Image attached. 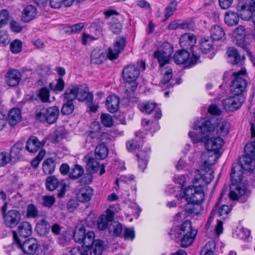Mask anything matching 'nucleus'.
<instances>
[{
	"instance_id": "obj_40",
	"label": "nucleus",
	"mask_w": 255,
	"mask_h": 255,
	"mask_svg": "<svg viewBox=\"0 0 255 255\" xmlns=\"http://www.w3.org/2000/svg\"><path fill=\"white\" fill-rule=\"evenodd\" d=\"M49 88L55 94L63 91L65 84V82L62 78H58L56 80V83H50L49 84Z\"/></svg>"
},
{
	"instance_id": "obj_5",
	"label": "nucleus",
	"mask_w": 255,
	"mask_h": 255,
	"mask_svg": "<svg viewBox=\"0 0 255 255\" xmlns=\"http://www.w3.org/2000/svg\"><path fill=\"white\" fill-rule=\"evenodd\" d=\"M195 129L199 130L201 134L195 132H190L189 136L194 143L202 142L204 138L214 131L215 126L211 123L210 120H203L201 125H195Z\"/></svg>"
},
{
	"instance_id": "obj_30",
	"label": "nucleus",
	"mask_w": 255,
	"mask_h": 255,
	"mask_svg": "<svg viewBox=\"0 0 255 255\" xmlns=\"http://www.w3.org/2000/svg\"><path fill=\"white\" fill-rule=\"evenodd\" d=\"M210 121L214 125V130L216 129L217 134L219 136H225L228 134L230 128V124L229 122L224 121L216 124L215 123L212 122V120Z\"/></svg>"
},
{
	"instance_id": "obj_41",
	"label": "nucleus",
	"mask_w": 255,
	"mask_h": 255,
	"mask_svg": "<svg viewBox=\"0 0 255 255\" xmlns=\"http://www.w3.org/2000/svg\"><path fill=\"white\" fill-rule=\"evenodd\" d=\"M108 150L106 146L103 144H100L97 146L95 150L96 157L99 160H103L108 156Z\"/></svg>"
},
{
	"instance_id": "obj_36",
	"label": "nucleus",
	"mask_w": 255,
	"mask_h": 255,
	"mask_svg": "<svg viewBox=\"0 0 255 255\" xmlns=\"http://www.w3.org/2000/svg\"><path fill=\"white\" fill-rule=\"evenodd\" d=\"M24 151L23 144L21 142H17L11 148L9 153L10 156L14 159H19Z\"/></svg>"
},
{
	"instance_id": "obj_34",
	"label": "nucleus",
	"mask_w": 255,
	"mask_h": 255,
	"mask_svg": "<svg viewBox=\"0 0 255 255\" xmlns=\"http://www.w3.org/2000/svg\"><path fill=\"white\" fill-rule=\"evenodd\" d=\"M107 54L104 53L102 50L95 49L91 55V61L95 64H101L107 58Z\"/></svg>"
},
{
	"instance_id": "obj_45",
	"label": "nucleus",
	"mask_w": 255,
	"mask_h": 255,
	"mask_svg": "<svg viewBox=\"0 0 255 255\" xmlns=\"http://www.w3.org/2000/svg\"><path fill=\"white\" fill-rule=\"evenodd\" d=\"M77 99L79 101H87L88 103H91L93 100V95L86 90H80L77 97Z\"/></svg>"
},
{
	"instance_id": "obj_56",
	"label": "nucleus",
	"mask_w": 255,
	"mask_h": 255,
	"mask_svg": "<svg viewBox=\"0 0 255 255\" xmlns=\"http://www.w3.org/2000/svg\"><path fill=\"white\" fill-rule=\"evenodd\" d=\"M123 237L125 240L132 241L135 237V232L133 228H125L124 230Z\"/></svg>"
},
{
	"instance_id": "obj_16",
	"label": "nucleus",
	"mask_w": 255,
	"mask_h": 255,
	"mask_svg": "<svg viewBox=\"0 0 255 255\" xmlns=\"http://www.w3.org/2000/svg\"><path fill=\"white\" fill-rule=\"evenodd\" d=\"M197 38L195 35L190 33H186L183 34L179 40V43L181 47L184 49H191L195 45Z\"/></svg>"
},
{
	"instance_id": "obj_61",
	"label": "nucleus",
	"mask_w": 255,
	"mask_h": 255,
	"mask_svg": "<svg viewBox=\"0 0 255 255\" xmlns=\"http://www.w3.org/2000/svg\"><path fill=\"white\" fill-rule=\"evenodd\" d=\"M9 18V13L6 9H3L0 12V28L5 25Z\"/></svg>"
},
{
	"instance_id": "obj_39",
	"label": "nucleus",
	"mask_w": 255,
	"mask_h": 255,
	"mask_svg": "<svg viewBox=\"0 0 255 255\" xmlns=\"http://www.w3.org/2000/svg\"><path fill=\"white\" fill-rule=\"evenodd\" d=\"M225 22L229 26H234L238 23L239 20V14L235 12L229 11L226 13Z\"/></svg>"
},
{
	"instance_id": "obj_20",
	"label": "nucleus",
	"mask_w": 255,
	"mask_h": 255,
	"mask_svg": "<svg viewBox=\"0 0 255 255\" xmlns=\"http://www.w3.org/2000/svg\"><path fill=\"white\" fill-rule=\"evenodd\" d=\"M93 196V190L88 186L80 188L76 194L77 199L82 203L89 202Z\"/></svg>"
},
{
	"instance_id": "obj_21",
	"label": "nucleus",
	"mask_w": 255,
	"mask_h": 255,
	"mask_svg": "<svg viewBox=\"0 0 255 255\" xmlns=\"http://www.w3.org/2000/svg\"><path fill=\"white\" fill-rule=\"evenodd\" d=\"M114 220V213L109 209L107 210L106 215H101L98 220V228L100 230H104L110 225Z\"/></svg>"
},
{
	"instance_id": "obj_42",
	"label": "nucleus",
	"mask_w": 255,
	"mask_h": 255,
	"mask_svg": "<svg viewBox=\"0 0 255 255\" xmlns=\"http://www.w3.org/2000/svg\"><path fill=\"white\" fill-rule=\"evenodd\" d=\"M123 230L122 224L117 222H112L109 226V231L110 234L118 237L121 235Z\"/></svg>"
},
{
	"instance_id": "obj_58",
	"label": "nucleus",
	"mask_w": 255,
	"mask_h": 255,
	"mask_svg": "<svg viewBox=\"0 0 255 255\" xmlns=\"http://www.w3.org/2000/svg\"><path fill=\"white\" fill-rule=\"evenodd\" d=\"M234 34L235 37L237 38L239 36L240 40L243 41L244 37L246 35V29L244 26L240 25L238 26L234 31Z\"/></svg>"
},
{
	"instance_id": "obj_31",
	"label": "nucleus",
	"mask_w": 255,
	"mask_h": 255,
	"mask_svg": "<svg viewBox=\"0 0 255 255\" xmlns=\"http://www.w3.org/2000/svg\"><path fill=\"white\" fill-rule=\"evenodd\" d=\"M84 160L87 162L86 168L88 172L90 174L95 173L99 169V163L95 158L89 155L85 156Z\"/></svg>"
},
{
	"instance_id": "obj_29",
	"label": "nucleus",
	"mask_w": 255,
	"mask_h": 255,
	"mask_svg": "<svg viewBox=\"0 0 255 255\" xmlns=\"http://www.w3.org/2000/svg\"><path fill=\"white\" fill-rule=\"evenodd\" d=\"M50 226L45 219L38 221L35 227V231L40 237H47L49 234Z\"/></svg>"
},
{
	"instance_id": "obj_55",
	"label": "nucleus",
	"mask_w": 255,
	"mask_h": 255,
	"mask_svg": "<svg viewBox=\"0 0 255 255\" xmlns=\"http://www.w3.org/2000/svg\"><path fill=\"white\" fill-rule=\"evenodd\" d=\"M245 154L253 157L255 155V141L248 143L245 147Z\"/></svg>"
},
{
	"instance_id": "obj_3",
	"label": "nucleus",
	"mask_w": 255,
	"mask_h": 255,
	"mask_svg": "<svg viewBox=\"0 0 255 255\" xmlns=\"http://www.w3.org/2000/svg\"><path fill=\"white\" fill-rule=\"evenodd\" d=\"M171 232L170 234L174 235L176 238L183 236L181 240V246L183 248H187L191 245L197 233V230L192 229L191 223L189 220L185 221L180 228L175 229L173 233L172 231Z\"/></svg>"
},
{
	"instance_id": "obj_19",
	"label": "nucleus",
	"mask_w": 255,
	"mask_h": 255,
	"mask_svg": "<svg viewBox=\"0 0 255 255\" xmlns=\"http://www.w3.org/2000/svg\"><path fill=\"white\" fill-rule=\"evenodd\" d=\"M229 61L236 65H241L245 59L244 55H241L237 49L233 47H229L227 51Z\"/></svg>"
},
{
	"instance_id": "obj_7",
	"label": "nucleus",
	"mask_w": 255,
	"mask_h": 255,
	"mask_svg": "<svg viewBox=\"0 0 255 255\" xmlns=\"http://www.w3.org/2000/svg\"><path fill=\"white\" fill-rule=\"evenodd\" d=\"M12 233L13 244H15L17 248L21 249L24 254L28 255H33L36 253L38 249V243L34 238H29L21 243L20 239L17 236L15 231H12Z\"/></svg>"
},
{
	"instance_id": "obj_11",
	"label": "nucleus",
	"mask_w": 255,
	"mask_h": 255,
	"mask_svg": "<svg viewBox=\"0 0 255 255\" xmlns=\"http://www.w3.org/2000/svg\"><path fill=\"white\" fill-rule=\"evenodd\" d=\"M230 198L232 200H239L242 203L247 201L248 195L246 188L243 184L231 183L230 186Z\"/></svg>"
},
{
	"instance_id": "obj_49",
	"label": "nucleus",
	"mask_w": 255,
	"mask_h": 255,
	"mask_svg": "<svg viewBox=\"0 0 255 255\" xmlns=\"http://www.w3.org/2000/svg\"><path fill=\"white\" fill-rule=\"evenodd\" d=\"M215 248L214 241L208 242L201 250L200 255H213V250Z\"/></svg>"
},
{
	"instance_id": "obj_10",
	"label": "nucleus",
	"mask_w": 255,
	"mask_h": 255,
	"mask_svg": "<svg viewBox=\"0 0 255 255\" xmlns=\"http://www.w3.org/2000/svg\"><path fill=\"white\" fill-rule=\"evenodd\" d=\"M191 51L193 56L191 57L190 54L187 50L185 49L178 50L173 56L175 62L179 65L184 64L187 67L194 65L199 59V56L195 55L193 51Z\"/></svg>"
},
{
	"instance_id": "obj_46",
	"label": "nucleus",
	"mask_w": 255,
	"mask_h": 255,
	"mask_svg": "<svg viewBox=\"0 0 255 255\" xmlns=\"http://www.w3.org/2000/svg\"><path fill=\"white\" fill-rule=\"evenodd\" d=\"M59 184L58 180L54 176H49L46 180V188L49 191L55 190Z\"/></svg>"
},
{
	"instance_id": "obj_4",
	"label": "nucleus",
	"mask_w": 255,
	"mask_h": 255,
	"mask_svg": "<svg viewBox=\"0 0 255 255\" xmlns=\"http://www.w3.org/2000/svg\"><path fill=\"white\" fill-rule=\"evenodd\" d=\"M233 80L230 90L232 93L236 96L240 95L245 91L247 86V72L245 69L234 72L232 74Z\"/></svg>"
},
{
	"instance_id": "obj_26",
	"label": "nucleus",
	"mask_w": 255,
	"mask_h": 255,
	"mask_svg": "<svg viewBox=\"0 0 255 255\" xmlns=\"http://www.w3.org/2000/svg\"><path fill=\"white\" fill-rule=\"evenodd\" d=\"M79 93V87L77 85H71L65 90L63 95L64 101L73 102L77 99Z\"/></svg>"
},
{
	"instance_id": "obj_63",
	"label": "nucleus",
	"mask_w": 255,
	"mask_h": 255,
	"mask_svg": "<svg viewBox=\"0 0 255 255\" xmlns=\"http://www.w3.org/2000/svg\"><path fill=\"white\" fill-rule=\"evenodd\" d=\"M55 203V198L53 196H44L42 197V204L44 206L50 208Z\"/></svg>"
},
{
	"instance_id": "obj_14",
	"label": "nucleus",
	"mask_w": 255,
	"mask_h": 255,
	"mask_svg": "<svg viewBox=\"0 0 255 255\" xmlns=\"http://www.w3.org/2000/svg\"><path fill=\"white\" fill-rule=\"evenodd\" d=\"M126 45V39L124 37H118L114 44L113 48H110L107 53V57L111 60L118 58L119 54L124 50Z\"/></svg>"
},
{
	"instance_id": "obj_52",
	"label": "nucleus",
	"mask_w": 255,
	"mask_h": 255,
	"mask_svg": "<svg viewBox=\"0 0 255 255\" xmlns=\"http://www.w3.org/2000/svg\"><path fill=\"white\" fill-rule=\"evenodd\" d=\"M22 46L21 41L20 40L15 39L10 43V49L12 53H18L21 51Z\"/></svg>"
},
{
	"instance_id": "obj_64",
	"label": "nucleus",
	"mask_w": 255,
	"mask_h": 255,
	"mask_svg": "<svg viewBox=\"0 0 255 255\" xmlns=\"http://www.w3.org/2000/svg\"><path fill=\"white\" fill-rule=\"evenodd\" d=\"M9 42V36L6 31H0V43L5 45Z\"/></svg>"
},
{
	"instance_id": "obj_28",
	"label": "nucleus",
	"mask_w": 255,
	"mask_h": 255,
	"mask_svg": "<svg viewBox=\"0 0 255 255\" xmlns=\"http://www.w3.org/2000/svg\"><path fill=\"white\" fill-rule=\"evenodd\" d=\"M120 99L116 95L109 96L107 97L106 106L107 110L111 113L117 112L119 109Z\"/></svg>"
},
{
	"instance_id": "obj_15",
	"label": "nucleus",
	"mask_w": 255,
	"mask_h": 255,
	"mask_svg": "<svg viewBox=\"0 0 255 255\" xmlns=\"http://www.w3.org/2000/svg\"><path fill=\"white\" fill-rule=\"evenodd\" d=\"M216 209H213L209 217L207 220L206 224L205 226V230L208 231L212 232L215 231V233L219 236L220 234H221L223 232V222L222 221L219 219H217V224L216 225L215 228H214L212 226H211V224L213 221L215 215Z\"/></svg>"
},
{
	"instance_id": "obj_18",
	"label": "nucleus",
	"mask_w": 255,
	"mask_h": 255,
	"mask_svg": "<svg viewBox=\"0 0 255 255\" xmlns=\"http://www.w3.org/2000/svg\"><path fill=\"white\" fill-rule=\"evenodd\" d=\"M243 171L244 170L239 163H234L230 174L231 183L243 184L242 181L243 178Z\"/></svg>"
},
{
	"instance_id": "obj_35",
	"label": "nucleus",
	"mask_w": 255,
	"mask_h": 255,
	"mask_svg": "<svg viewBox=\"0 0 255 255\" xmlns=\"http://www.w3.org/2000/svg\"><path fill=\"white\" fill-rule=\"evenodd\" d=\"M216 204L213 209H216L215 216H217L221 218V219L224 220L227 218L228 214L230 212L231 209L229 206L226 205H223L219 206V202Z\"/></svg>"
},
{
	"instance_id": "obj_23",
	"label": "nucleus",
	"mask_w": 255,
	"mask_h": 255,
	"mask_svg": "<svg viewBox=\"0 0 255 255\" xmlns=\"http://www.w3.org/2000/svg\"><path fill=\"white\" fill-rule=\"evenodd\" d=\"M21 79L20 72L15 69L9 70L5 76V82L8 86L14 87L16 86Z\"/></svg>"
},
{
	"instance_id": "obj_33",
	"label": "nucleus",
	"mask_w": 255,
	"mask_h": 255,
	"mask_svg": "<svg viewBox=\"0 0 255 255\" xmlns=\"http://www.w3.org/2000/svg\"><path fill=\"white\" fill-rule=\"evenodd\" d=\"M36 15V9L35 7L32 5H29L23 10L22 19L24 21L27 22L34 18Z\"/></svg>"
},
{
	"instance_id": "obj_47",
	"label": "nucleus",
	"mask_w": 255,
	"mask_h": 255,
	"mask_svg": "<svg viewBox=\"0 0 255 255\" xmlns=\"http://www.w3.org/2000/svg\"><path fill=\"white\" fill-rule=\"evenodd\" d=\"M156 108V104L150 101L142 103L139 107L141 112L146 114H150Z\"/></svg>"
},
{
	"instance_id": "obj_54",
	"label": "nucleus",
	"mask_w": 255,
	"mask_h": 255,
	"mask_svg": "<svg viewBox=\"0 0 255 255\" xmlns=\"http://www.w3.org/2000/svg\"><path fill=\"white\" fill-rule=\"evenodd\" d=\"M110 30L115 34L119 33L122 29V24L117 20H113L110 23Z\"/></svg>"
},
{
	"instance_id": "obj_48",
	"label": "nucleus",
	"mask_w": 255,
	"mask_h": 255,
	"mask_svg": "<svg viewBox=\"0 0 255 255\" xmlns=\"http://www.w3.org/2000/svg\"><path fill=\"white\" fill-rule=\"evenodd\" d=\"M177 2L175 0L171 1L169 5H168L164 10L165 20H167L170 16L172 15L177 9Z\"/></svg>"
},
{
	"instance_id": "obj_57",
	"label": "nucleus",
	"mask_w": 255,
	"mask_h": 255,
	"mask_svg": "<svg viewBox=\"0 0 255 255\" xmlns=\"http://www.w3.org/2000/svg\"><path fill=\"white\" fill-rule=\"evenodd\" d=\"M38 96L42 102H47L49 101V90L45 87L42 88L39 92Z\"/></svg>"
},
{
	"instance_id": "obj_25",
	"label": "nucleus",
	"mask_w": 255,
	"mask_h": 255,
	"mask_svg": "<svg viewBox=\"0 0 255 255\" xmlns=\"http://www.w3.org/2000/svg\"><path fill=\"white\" fill-rule=\"evenodd\" d=\"M239 164L244 170L255 172V159L253 157L245 154L241 157Z\"/></svg>"
},
{
	"instance_id": "obj_9",
	"label": "nucleus",
	"mask_w": 255,
	"mask_h": 255,
	"mask_svg": "<svg viewBox=\"0 0 255 255\" xmlns=\"http://www.w3.org/2000/svg\"><path fill=\"white\" fill-rule=\"evenodd\" d=\"M173 51L171 44L168 42H164L154 52V57L157 59L160 67L169 63L171 55Z\"/></svg>"
},
{
	"instance_id": "obj_32",
	"label": "nucleus",
	"mask_w": 255,
	"mask_h": 255,
	"mask_svg": "<svg viewBox=\"0 0 255 255\" xmlns=\"http://www.w3.org/2000/svg\"><path fill=\"white\" fill-rule=\"evenodd\" d=\"M210 34L213 40L219 41L225 39V33L223 28L219 25H214L210 30Z\"/></svg>"
},
{
	"instance_id": "obj_62",
	"label": "nucleus",
	"mask_w": 255,
	"mask_h": 255,
	"mask_svg": "<svg viewBox=\"0 0 255 255\" xmlns=\"http://www.w3.org/2000/svg\"><path fill=\"white\" fill-rule=\"evenodd\" d=\"M62 255H88L86 250L82 251L80 247H75L72 248L68 254Z\"/></svg>"
},
{
	"instance_id": "obj_44",
	"label": "nucleus",
	"mask_w": 255,
	"mask_h": 255,
	"mask_svg": "<svg viewBox=\"0 0 255 255\" xmlns=\"http://www.w3.org/2000/svg\"><path fill=\"white\" fill-rule=\"evenodd\" d=\"M213 40L203 38L200 42V49L204 53H207L213 48Z\"/></svg>"
},
{
	"instance_id": "obj_8",
	"label": "nucleus",
	"mask_w": 255,
	"mask_h": 255,
	"mask_svg": "<svg viewBox=\"0 0 255 255\" xmlns=\"http://www.w3.org/2000/svg\"><path fill=\"white\" fill-rule=\"evenodd\" d=\"M95 238V233L93 231L86 232L85 227L81 224L76 226L74 232L73 239L78 243L82 244V247H89Z\"/></svg>"
},
{
	"instance_id": "obj_53",
	"label": "nucleus",
	"mask_w": 255,
	"mask_h": 255,
	"mask_svg": "<svg viewBox=\"0 0 255 255\" xmlns=\"http://www.w3.org/2000/svg\"><path fill=\"white\" fill-rule=\"evenodd\" d=\"M102 124L107 127H111L113 125V120L112 116L109 114H102L101 116Z\"/></svg>"
},
{
	"instance_id": "obj_12",
	"label": "nucleus",
	"mask_w": 255,
	"mask_h": 255,
	"mask_svg": "<svg viewBox=\"0 0 255 255\" xmlns=\"http://www.w3.org/2000/svg\"><path fill=\"white\" fill-rule=\"evenodd\" d=\"M21 214L20 212L15 209H11L2 217L4 225L7 228H15L21 221Z\"/></svg>"
},
{
	"instance_id": "obj_27",
	"label": "nucleus",
	"mask_w": 255,
	"mask_h": 255,
	"mask_svg": "<svg viewBox=\"0 0 255 255\" xmlns=\"http://www.w3.org/2000/svg\"><path fill=\"white\" fill-rule=\"evenodd\" d=\"M20 237L27 238L30 236L32 232V228L31 224L28 222H22L18 225L17 232Z\"/></svg>"
},
{
	"instance_id": "obj_17",
	"label": "nucleus",
	"mask_w": 255,
	"mask_h": 255,
	"mask_svg": "<svg viewBox=\"0 0 255 255\" xmlns=\"http://www.w3.org/2000/svg\"><path fill=\"white\" fill-rule=\"evenodd\" d=\"M45 144L44 141H40L35 136H30L26 141L25 149L30 153H35Z\"/></svg>"
},
{
	"instance_id": "obj_24",
	"label": "nucleus",
	"mask_w": 255,
	"mask_h": 255,
	"mask_svg": "<svg viewBox=\"0 0 255 255\" xmlns=\"http://www.w3.org/2000/svg\"><path fill=\"white\" fill-rule=\"evenodd\" d=\"M224 144L223 139L219 137H213L207 140L205 146L208 151H216L220 149Z\"/></svg>"
},
{
	"instance_id": "obj_60",
	"label": "nucleus",
	"mask_w": 255,
	"mask_h": 255,
	"mask_svg": "<svg viewBox=\"0 0 255 255\" xmlns=\"http://www.w3.org/2000/svg\"><path fill=\"white\" fill-rule=\"evenodd\" d=\"M172 77V70L171 68L167 67L166 71L163 73V76L161 80L162 84L167 83Z\"/></svg>"
},
{
	"instance_id": "obj_43",
	"label": "nucleus",
	"mask_w": 255,
	"mask_h": 255,
	"mask_svg": "<svg viewBox=\"0 0 255 255\" xmlns=\"http://www.w3.org/2000/svg\"><path fill=\"white\" fill-rule=\"evenodd\" d=\"M147 156L148 155L147 151H146V152L140 151L139 153L136 154L138 162V168L141 170V171H143L146 167L147 164Z\"/></svg>"
},
{
	"instance_id": "obj_38",
	"label": "nucleus",
	"mask_w": 255,
	"mask_h": 255,
	"mask_svg": "<svg viewBox=\"0 0 255 255\" xmlns=\"http://www.w3.org/2000/svg\"><path fill=\"white\" fill-rule=\"evenodd\" d=\"M55 166L56 162L53 158H47L42 163L43 171L45 174H51L55 170Z\"/></svg>"
},
{
	"instance_id": "obj_13",
	"label": "nucleus",
	"mask_w": 255,
	"mask_h": 255,
	"mask_svg": "<svg viewBox=\"0 0 255 255\" xmlns=\"http://www.w3.org/2000/svg\"><path fill=\"white\" fill-rule=\"evenodd\" d=\"M244 102L243 96L230 97L223 101L222 104L225 110L228 111H234L239 109Z\"/></svg>"
},
{
	"instance_id": "obj_50",
	"label": "nucleus",
	"mask_w": 255,
	"mask_h": 255,
	"mask_svg": "<svg viewBox=\"0 0 255 255\" xmlns=\"http://www.w3.org/2000/svg\"><path fill=\"white\" fill-rule=\"evenodd\" d=\"M84 173V170L82 166L76 164L73 169H72L71 172L69 174V177L71 179H77L81 176Z\"/></svg>"
},
{
	"instance_id": "obj_22",
	"label": "nucleus",
	"mask_w": 255,
	"mask_h": 255,
	"mask_svg": "<svg viewBox=\"0 0 255 255\" xmlns=\"http://www.w3.org/2000/svg\"><path fill=\"white\" fill-rule=\"evenodd\" d=\"M84 248L85 249L83 251L86 250L88 253V250L90 248L91 255H102L104 249L103 242L100 240H95L94 238L89 247Z\"/></svg>"
},
{
	"instance_id": "obj_2",
	"label": "nucleus",
	"mask_w": 255,
	"mask_h": 255,
	"mask_svg": "<svg viewBox=\"0 0 255 255\" xmlns=\"http://www.w3.org/2000/svg\"><path fill=\"white\" fill-rule=\"evenodd\" d=\"M139 73V70L137 66L134 65H128L123 70V77L126 82L125 96L129 101L135 97V92L138 85L136 80Z\"/></svg>"
},
{
	"instance_id": "obj_37",
	"label": "nucleus",
	"mask_w": 255,
	"mask_h": 255,
	"mask_svg": "<svg viewBox=\"0 0 255 255\" xmlns=\"http://www.w3.org/2000/svg\"><path fill=\"white\" fill-rule=\"evenodd\" d=\"M21 112L17 108L11 109L8 115L9 123L11 126H15L21 120Z\"/></svg>"
},
{
	"instance_id": "obj_6",
	"label": "nucleus",
	"mask_w": 255,
	"mask_h": 255,
	"mask_svg": "<svg viewBox=\"0 0 255 255\" xmlns=\"http://www.w3.org/2000/svg\"><path fill=\"white\" fill-rule=\"evenodd\" d=\"M59 110L57 106L48 108L43 107L36 112L35 119L41 122H47L49 124L55 123L59 116Z\"/></svg>"
},
{
	"instance_id": "obj_51",
	"label": "nucleus",
	"mask_w": 255,
	"mask_h": 255,
	"mask_svg": "<svg viewBox=\"0 0 255 255\" xmlns=\"http://www.w3.org/2000/svg\"><path fill=\"white\" fill-rule=\"evenodd\" d=\"M74 110L73 102L65 101L61 109V113L63 115H68L72 114Z\"/></svg>"
},
{
	"instance_id": "obj_1",
	"label": "nucleus",
	"mask_w": 255,
	"mask_h": 255,
	"mask_svg": "<svg viewBox=\"0 0 255 255\" xmlns=\"http://www.w3.org/2000/svg\"><path fill=\"white\" fill-rule=\"evenodd\" d=\"M208 153V159L204 161L200 170L192 180V183L197 185H190L179 194L180 199L184 198L187 203L185 206L184 212L178 213L174 218L175 221L179 222L184 217L185 213L194 217L198 215L201 210V204L204 199V192L202 186L210 183L214 179V172L211 166L217 160L216 155Z\"/></svg>"
},
{
	"instance_id": "obj_59",
	"label": "nucleus",
	"mask_w": 255,
	"mask_h": 255,
	"mask_svg": "<svg viewBox=\"0 0 255 255\" xmlns=\"http://www.w3.org/2000/svg\"><path fill=\"white\" fill-rule=\"evenodd\" d=\"M38 211L37 208L32 204H29L27 208V216L30 218H35L38 216Z\"/></svg>"
}]
</instances>
